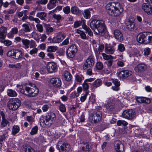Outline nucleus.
I'll return each instance as SVG.
<instances>
[{
	"instance_id": "dca6fc26",
	"label": "nucleus",
	"mask_w": 152,
	"mask_h": 152,
	"mask_svg": "<svg viewBox=\"0 0 152 152\" xmlns=\"http://www.w3.org/2000/svg\"><path fill=\"white\" fill-rule=\"evenodd\" d=\"M114 37L120 42H121L123 40L124 38L121 32L118 29H116L113 32Z\"/></svg>"
},
{
	"instance_id": "864d4df0",
	"label": "nucleus",
	"mask_w": 152,
	"mask_h": 152,
	"mask_svg": "<svg viewBox=\"0 0 152 152\" xmlns=\"http://www.w3.org/2000/svg\"><path fill=\"white\" fill-rule=\"evenodd\" d=\"M144 54L145 56H148L151 52V49L148 47L145 48L144 50Z\"/></svg>"
},
{
	"instance_id": "e433bc0d",
	"label": "nucleus",
	"mask_w": 152,
	"mask_h": 152,
	"mask_svg": "<svg viewBox=\"0 0 152 152\" xmlns=\"http://www.w3.org/2000/svg\"><path fill=\"white\" fill-rule=\"evenodd\" d=\"M96 68L99 70H101L103 68V65L102 62L100 61L97 62L95 65Z\"/></svg>"
},
{
	"instance_id": "4c0bfd02",
	"label": "nucleus",
	"mask_w": 152,
	"mask_h": 152,
	"mask_svg": "<svg viewBox=\"0 0 152 152\" xmlns=\"http://www.w3.org/2000/svg\"><path fill=\"white\" fill-rule=\"evenodd\" d=\"M71 12L73 14H77L79 13V10L75 6L72 7L71 8Z\"/></svg>"
},
{
	"instance_id": "39448f33",
	"label": "nucleus",
	"mask_w": 152,
	"mask_h": 152,
	"mask_svg": "<svg viewBox=\"0 0 152 152\" xmlns=\"http://www.w3.org/2000/svg\"><path fill=\"white\" fill-rule=\"evenodd\" d=\"M20 105L21 102L17 98L10 99L7 103V107L8 108L12 110H17Z\"/></svg>"
},
{
	"instance_id": "2f4dec72",
	"label": "nucleus",
	"mask_w": 152,
	"mask_h": 152,
	"mask_svg": "<svg viewBox=\"0 0 152 152\" xmlns=\"http://www.w3.org/2000/svg\"><path fill=\"white\" fill-rule=\"evenodd\" d=\"M7 95L10 97H15L17 96L16 91L11 89H9L7 91Z\"/></svg>"
},
{
	"instance_id": "f03ea898",
	"label": "nucleus",
	"mask_w": 152,
	"mask_h": 152,
	"mask_svg": "<svg viewBox=\"0 0 152 152\" xmlns=\"http://www.w3.org/2000/svg\"><path fill=\"white\" fill-rule=\"evenodd\" d=\"M90 26L96 34L103 35L106 31V27L104 22L101 20H93L90 23Z\"/></svg>"
},
{
	"instance_id": "473e14b6",
	"label": "nucleus",
	"mask_w": 152,
	"mask_h": 152,
	"mask_svg": "<svg viewBox=\"0 0 152 152\" xmlns=\"http://www.w3.org/2000/svg\"><path fill=\"white\" fill-rule=\"evenodd\" d=\"M20 130V127L17 125L13 126L12 128V135H14L18 133Z\"/></svg>"
},
{
	"instance_id": "a19ab883",
	"label": "nucleus",
	"mask_w": 152,
	"mask_h": 152,
	"mask_svg": "<svg viewBox=\"0 0 152 152\" xmlns=\"http://www.w3.org/2000/svg\"><path fill=\"white\" fill-rule=\"evenodd\" d=\"M52 17L54 19L56 20L58 22H59L60 20L62 18V17L61 15H57L56 14H54L53 15Z\"/></svg>"
},
{
	"instance_id": "f8f14e48",
	"label": "nucleus",
	"mask_w": 152,
	"mask_h": 152,
	"mask_svg": "<svg viewBox=\"0 0 152 152\" xmlns=\"http://www.w3.org/2000/svg\"><path fill=\"white\" fill-rule=\"evenodd\" d=\"M142 9L147 14L151 15L152 14L151 5L146 3H143L142 5Z\"/></svg>"
},
{
	"instance_id": "774afa93",
	"label": "nucleus",
	"mask_w": 152,
	"mask_h": 152,
	"mask_svg": "<svg viewBox=\"0 0 152 152\" xmlns=\"http://www.w3.org/2000/svg\"><path fill=\"white\" fill-rule=\"evenodd\" d=\"M104 48V45H100L98 48V50L99 53L102 52Z\"/></svg>"
},
{
	"instance_id": "7ed1b4c3",
	"label": "nucleus",
	"mask_w": 152,
	"mask_h": 152,
	"mask_svg": "<svg viewBox=\"0 0 152 152\" xmlns=\"http://www.w3.org/2000/svg\"><path fill=\"white\" fill-rule=\"evenodd\" d=\"M20 92L28 97H34L38 94L39 90L34 84H29L23 86Z\"/></svg>"
},
{
	"instance_id": "72a5a7b5",
	"label": "nucleus",
	"mask_w": 152,
	"mask_h": 152,
	"mask_svg": "<svg viewBox=\"0 0 152 152\" xmlns=\"http://www.w3.org/2000/svg\"><path fill=\"white\" fill-rule=\"evenodd\" d=\"M22 42L24 46V48L25 49H27L29 48V45L30 44V41L27 39H23L22 40Z\"/></svg>"
},
{
	"instance_id": "9b49d317",
	"label": "nucleus",
	"mask_w": 152,
	"mask_h": 152,
	"mask_svg": "<svg viewBox=\"0 0 152 152\" xmlns=\"http://www.w3.org/2000/svg\"><path fill=\"white\" fill-rule=\"evenodd\" d=\"M148 32H145L139 34L137 37V41L140 43L147 44Z\"/></svg>"
},
{
	"instance_id": "423d86ee",
	"label": "nucleus",
	"mask_w": 152,
	"mask_h": 152,
	"mask_svg": "<svg viewBox=\"0 0 152 152\" xmlns=\"http://www.w3.org/2000/svg\"><path fill=\"white\" fill-rule=\"evenodd\" d=\"M56 148L60 152H67L70 149V146L64 140L59 141L57 144Z\"/></svg>"
},
{
	"instance_id": "13d9d810",
	"label": "nucleus",
	"mask_w": 152,
	"mask_h": 152,
	"mask_svg": "<svg viewBox=\"0 0 152 152\" xmlns=\"http://www.w3.org/2000/svg\"><path fill=\"white\" fill-rule=\"evenodd\" d=\"M108 125L107 124L103 123L101 124L100 130L102 131L108 127Z\"/></svg>"
},
{
	"instance_id": "bb28decb",
	"label": "nucleus",
	"mask_w": 152,
	"mask_h": 152,
	"mask_svg": "<svg viewBox=\"0 0 152 152\" xmlns=\"http://www.w3.org/2000/svg\"><path fill=\"white\" fill-rule=\"evenodd\" d=\"M105 52L107 54H113L115 52V49L113 46L106 47L105 49Z\"/></svg>"
},
{
	"instance_id": "aec40b11",
	"label": "nucleus",
	"mask_w": 152,
	"mask_h": 152,
	"mask_svg": "<svg viewBox=\"0 0 152 152\" xmlns=\"http://www.w3.org/2000/svg\"><path fill=\"white\" fill-rule=\"evenodd\" d=\"M136 101L139 103H145L147 104H149L151 102V100L149 99L142 97H137Z\"/></svg>"
},
{
	"instance_id": "a878e982",
	"label": "nucleus",
	"mask_w": 152,
	"mask_h": 152,
	"mask_svg": "<svg viewBox=\"0 0 152 152\" xmlns=\"http://www.w3.org/2000/svg\"><path fill=\"white\" fill-rule=\"evenodd\" d=\"M23 56L22 52L18 50H15L14 58L17 59H20Z\"/></svg>"
},
{
	"instance_id": "603ef678",
	"label": "nucleus",
	"mask_w": 152,
	"mask_h": 152,
	"mask_svg": "<svg viewBox=\"0 0 152 152\" xmlns=\"http://www.w3.org/2000/svg\"><path fill=\"white\" fill-rule=\"evenodd\" d=\"M88 91H86L85 94L83 96H81L80 99L81 102H84L87 96L88 95Z\"/></svg>"
},
{
	"instance_id": "5701e85b",
	"label": "nucleus",
	"mask_w": 152,
	"mask_h": 152,
	"mask_svg": "<svg viewBox=\"0 0 152 152\" xmlns=\"http://www.w3.org/2000/svg\"><path fill=\"white\" fill-rule=\"evenodd\" d=\"M23 150L25 152H34V149L30 145L24 144L22 146Z\"/></svg>"
},
{
	"instance_id": "79ce46f5",
	"label": "nucleus",
	"mask_w": 152,
	"mask_h": 152,
	"mask_svg": "<svg viewBox=\"0 0 152 152\" xmlns=\"http://www.w3.org/2000/svg\"><path fill=\"white\" fill-rule=\"evenodd\" d=\"M36 27L37 28V31L40 32H42L43 31V26L41 24H37L36 25Z\"/></svg>"
},
{
	"instance_id": "e2e57ef3",
	"label": "nucleus",
	"mask_w": 152,
	"mask_h": 152,
	"mask_svg": "<svg viewBox=\"0 0 152 152\" xmlns=\"http://www.w3.org/2000/svg\"><path fill=\"white\" fill-rule=\"evenodd\" d=\"M85 81L83 84V89L84 90H87L89 88V86L88 83H86Z\"/></svg>"
},
{
	"instance_id": "1a4fd4ad",
	"label": "nucleus",
	"mask_w": 152,
	"mask_h": 152,
	"mask_svg": "<svg viewBox=\"0 0 152 152\" xmlns=\"http://www.w3.org/2000/svg\"><path fill=\"white\" fill-rule=\"evenodd\" d=\"M102 118V112L100 110L95 111L91 115L89 118L90 120L91 119L94 123H96L101 120Z\"/></svg>"
},
{
	"instance_id": "a211bd4d",
	"label": "nucleus",
	"mask_w": 152,
	"mask_h": 152,
	"mask_svg": "<svg viewBox=\"0 0 152 152\" xmlns=\"http://www.w3.org/2000/svg\"><path fill=\"white\" fill-rule=\"evenodd\" d=\"M115 147L116 152H123L124 150V145L120 141H115Z\"/></svg>"
},
{
	"instance_id": "b1692460",
	"label": "nucleus",
	"mask_w": 152,
	"mask_h": 152,
	"mask_svg": "<svg viewBox=\"0 0 152 152\" xmlns=\"http://www.w3.org/2000/svg\"><path fill=\"white\" fill-rule=\"evenodd\" d=\"M102 81L100 79H98L95 80L91 84V88H95L100 86L102 84Z\"/></svg>"
},
{
	"instance_id": "ea45409f",
	"label": "nucleus",
	"mask_w": 152,
	"mask_h": 152,
	"mask_svg": "<svg viewBox=\"0 0 152 152\" xmlns=\"http://www.w3.org/2000/svg\"><path fill=\"white\" fill-rule=\"evenodd\" d=\"M90 12L89 9H86L84 10V17L86 19L89 18L90 17Z\"/></svg>"
},
{
	"instance_id": "37998d69",
	"label": "nucleus",
	"mask_w": 152,
	"mask_h": 152,
	"mask_svg": "<svg viewBox=\"0 0 152 152\" xmlns=\"http://www.w3.org/2000/svg\"><path fill=\"white\" fill-rule=\"evenodd\" d=\"M77 32L80 35L82 39H86V35L85 33L83 31L81 30H78L77 31Z\"/></svg>"
},
{
	"instance_id": "6ab92c4d",
	"label": "nucleus",
	"mask_w": 152,
	"mask_h": 152,
	"mask_svg": "<svg viewBox=\"0 0 152 152\" xmlns=\"http://www.w3.org/2000/svg\"><path fill=\"white\" fill-rule=\"evenodd\" d=\"M146 68V65L144 64L141 63L138 64L134 68L137 72H141L144 71Z\"/></svg>"
},
{
	"instance_id": "58836bf2",
	"label": "nucleus",
	"mask_w": 152,
	"mask_h": 152,
	"mask_svg": "<svg viewBox=\"0 0 152 152\" xmlns=\"http://www.w3.org/2000/svg\"><path fill=\"white\" fill-rule=\"evenodd\" d=\"M71 11V8L69 6H66L64 7L63 9V11L65 14H68Z\"/></svg>"
},
{
	"instance_id": "9d476101",
	"label": "nucleus",
	"mask_w": 152,
	"mask_h": 152,
	"mask_svg": "<svg viewBox=\"0 0 152 152\" xmlns=\"http://www.w3.org/2000/svg\"><path fill=\"white\" fill-rule=\"evenodd\" d=\"M77 51V48L75 45H71L66 51V54L67 56L70 58H72L75 55Z\"/></svg>"
},
{
	"instance_id": "8fccbe9b",
	"label": "nucleus",
	"mask_w": 152,
	"mask_h": 152,
	"mask_svg": "<svg viewBox=\"0 0 152 152\" xmlns=\"http://www.w3.org/2000/svg\"><path fill=\"white\" fill-rule=\"evenodd\" d=\"M118 49L119 51L123 52L125 50V48L123 44H120L118 45Z\"/></svg>"
},
{
	"instance_id": "6e6d98bb",
	"label": "nucleus",
	"mask_w": 152,
	"mask_h": 152,
	"mask_svg": "<svg viewBox=\"0 0 152 152\" xmlns=\"http://www.w3.org/2000/svg\"><path fill=\"white\" fill-rule=\"evenodd\" d=\"M0 32L2 33L5 34L7 33V28L4 26H1L0 28Z\"/></svg>"
},
{
	"instance_id": "3c124183",
	"label": "nucleus",
	"mask_w": 152,
	"mask_h": 152,
	"mask_svg": "<svg viewBox=\"0 0 152 152\" xmlns=\"http://www.w3.org/2000/svg\"><path fill=\"white\" fill-rule=\"evenodd\" d=\"M152 43V34L148 32L147 44Z\"/></svg>"
},
{
	"instance_id": "5fc2aeb1",
	"label": "nucleus",
	"mask_w": 152,
	"mask_h": 152,
	"mask_svg": "<svg viewBox=\"0 0 152 152\" xmlns=\"http://www.w3.org/2000/svg\"><path fill=\"white\" fill-rule=\"evenodd\" d=\"M59 110L62 113L65 112L66 108L65 106L63 104H61L59 106Z\"/></svg>"
},
{
	"instance_id": "c9c22d12",
	"label": "nucleus",
	"mask_w": 152,
	"mask_h": 152,
	"mask_svg": "<svg viewBox=\"0 0 152 152\" xmlns=\"http://www.w3.org/2000/svg\"><path fill=\"white\" fill-rule=\"evenodd\" d=\"M102 56L104 59L106 60H108L110 59H113V57L110 55H107L104 53H102Z\"/></svg>"
},
{
	"instance_id": "de8ad7c7",
	"label": "nucleus",
	"mask_w": 152,
	"mask_h": 152,
	"mask_svg": "<svg viewBox=\"0 0 152 152\" xmlns=\"http://www.w3.org/2000/svg\"><path fill=\"white\" fill-rule=\"evenodd\" d=\"M38 131V127L37 126H35L33 127L30 132V134L31 135H34L36 134Z\"/></svg>"
},
{
	"instance_id": "ddd939ff",
	"label": "nucleus",
	"mask_w": 152,
	"mask_h": 152,
	"mask_svg": "<svg viewBox=\"0 0 152 152\" xmlns=\"http://www.w3.org/2000/svg\"><path fill=\"white\" fill-rule=\"evenodd\" d=\"M132 74V72L131 71L124 70L119 72L118 73V76L120 78L125 79L131 76Z\"/></svg>"
},
{
	"instance_id": "c85d7f7f",
	"label": "nucleus",
	"mask_w": 152,
	"mask_h": 152,
	"mask_svg": "<svg viewBox=\"0 0 152 152\" xmlns=\"http://www.w3.org/2000/svg\"><path fill=\"white\" fill-rule=\"evenodd\" d=\"M58 49V48L56 46H50L48 47L47 48V51L48 52H54Z\"/></svg>"
},
{
	"instance_id": "412c9836",
	"label": "nucleus",
	"mask_w": 152,
	"mask_h": 152,
	"mask_svg": "<svg viewBox=\"0 0 152 152\" xmlns=\"http://www.w3.org/2000/svg\"><path fill=\"white\" fill-rule=\"evenodd\" d=\"M0 113L2 118V120L1 123V126L2 127H4L7 125L8 122L5 119V114L4 112L3 111H1Z\"/></svg>"
},
{
	"instance_id": "052dcab7",
	"label": "nucleus",
	"mask_w": 152,
	"mask_h": 152,
	"mask_svg": "<svg viewBox=\"0 0 152 152\" xmlns=\"http://www.w3.org/2000/svg\"><path fill=\"white\" fill-rule=\"evenodd\" d=\"M113 61V60L110 59L109 60L105 61V63L106 64L108 67H110L112 65Z\"/></svg>"
},
{
	"instance_id": "393cba45",
	"label": "nucleus",
	"mask_w": 152,
	"mask_h": 152,
	"mask_svg": "<svg viewBox=\"0 0 152 152\" xmlns=\"http://www.w3.org/2000/svg\"><path fill=\"white\" fill-rule=\"evenodd\" d=\"M47 14L44 12H38L36 15V17L42 20H45Z\"/></svg>"
},
{
	"instance_id": "6e6552de",
	"label": "nucleus",
	"mask_w": 152,
	"mask_h": 152,
	"mask_svg": "<svg viewBox=\"0 0 152 152\" xmlns=\"http://www.w3.org/2000/svg\"><path fill=\"white\" fill-rule=\"evenodd\" d=\"M122 115L124 118L132 120L135 117L136 113L132 109L126 110L123 112Z\"/></svg>"
},
{
	"instance_id": "c03bdc74",
	"label": "nucleus",
	"mask_w": 152,
	"mask_h": 152,
	"mask_svg": "<svg viewBox=\"0 0 152 152\" xmlns=\"http://www.w3.org/2000/svg\"><path fill=\"white\" fill-rule=\"evenodd\" d=\"M15 50H12L8 51L7 53V56L9 57L14 58Z\"/></svg>"
},
{
	"instance_id": "4d7b16f0",
	"label": "nucleus",
	"mask_w": 152,
	"mask_h": 152,
	"mask_svg": "<svg viewBox=\"0 0 152 152\" xmlns=\"http://www.w3.org/2000/svg\"><path fill=\"white\" fill-rule=\"evenodd\" d=\"M81 24V22L80 21H77L75 22L74 24L73 27L75 28H76L80 26Z\"/></svg>"
},
{
	"instance_id": "49530a36",
	"label": "nucleus",
	"mask_w": 152,
	"mask_h": 152,
	"mask_svg": "<svg viewBox=\"0 0 152 152\" xmlns=\"http://www.w3.org/2000/svg\"><path fill=\"white\" fill-rule=\"evenodd\" d=\"M18 29L17 27H14L12 28L10 32L11 33V36L12 37L13 36V35L14 34H16L18 33Z\"/></svg>"
},
{
	"instance_id": "09e8293b",
	"label": "nucleus",
	"mask_w": 152,
	"mask_h": 152,
	"mask_svg": "<svg viewBox=\"0 0 152 152\" xmlns=\"http://www.w3.org/2000/svg\"><path fill=\"white\" fill-rule=\"evenodd\" d=\"M46 31L49 32H51L53 31V28L49 25L46 24L45 26Z\"/></svg>"
},
{
	"instance_id": "338daca9",
	"label": "nucleus",
	"mask_w": 152,
	"mask_h": 152,
	"mask_svg": "<svg viewBox=\"0 0 152 152\" xmlns=\"http://www.w3.org/2000/svg\"><path fill=\"white\" fill-rule=\"evenodd\" d=\"M49 108V106L47 104L43 105L42 107V110L44 112L47 111Z\"/></svg>"
},
{
	"instance_id": "bf43d9fd",
	"label": "nucleus",
	"mask_w": 152,
	"mask_h": 152,
	"mask_svg": "<svg viewBox=\"0 0 152 152\" xmlns=\"http://www.w3.org/2000/svg\"><path fill=\"white\" fill-rule=\"evenodd\" d=\"M85 116L83 114H82L80 117L79 120H78L77 121L80 123V122L82 123L85 121Z\"/></svg>"
},
{
	"instance_id": "680f3d73",
	"label": "nucleus",
	"mask_w": 152,
	"mask_h": 152,
	"mask_svg": "<svg viewBox=\"0 0 152 152\" xmlns=\"http://www.w3.org/2000/svg\"><path fill=\"white\" fill-rule=\"evenodd\" d=\"M30 43L29 45H30V48L36 47V45L34 40H31L30 41Z\"/></svg>"
},
{
	"instance_id": "20e7f679",
	"label": "nucleus",
	"mask_w": 152,
	"mask_h": 152,
	"mask_svg": "<svg viewBox=\"0 0 152 152\" xmlns=\"http://www.w3.org/2000/svg\"><path fill=\"white\" fill-rule=\"evenodd\" d=\"M55 114L52 112L48 113L45 117H41L39 122L41 125H46L50 126L56 119Z\"/></svg>"
},
{
	"instance_id": "f257e3e1",
	"label": "nucleus",
	"mask_w": 152,
	"mask_h": 152,
	"mask_svg": "<svg viewBox=\"0 0 152 152\" xmlns=\"http://www.w3.org/2000/svg\"><path fill=\"white\" fill-rule=\"evenodd\" d=\"M105 8L109 15L114 16L119 15L123 11L122 6L118 2L109 3L106 5Z\"/></svg>"
},
{
	"instance_id": "7c9ffc66",
	"label": "nucleus",
	"mask_w": 152,
	"mask_h": 152,
	"mask_svg": "<svg viewBox=\"0 0 152 152\" xmlns=\"http://www.w3.org/2000/svg\"><path fill=\"white\" fill-rule=\"evenodd\" d=\"M22 27L25 32H29L31 31V28L29 24L24 23L22 25Z\"/></svg>"
},
{
	"instance_id": "69168bd1",
	"label": "nucleus",
	"mask_w": 152,
	"mask_h": 152,
	"mask_svg": "<svg viewBox=\"0 0 152 152\" xmlns=\"http://www.w3.org/2000/svg\"><path fill=\"white\" fill-rule=\"evenodd\" d=\"M55 6H55V5L52 4L51 3L49 2L47 4V7L48 9L50 10L54 8Z\"/></svg>"
},
{
	"instance_id": "0eeeda50",
	"label": "nucleus",
	"mask_w": 152,
	"mask_h": 152,
	"mask_svg": "<svg viewBox=\"0 0 152 152\" xmlns=\"http://www.w3.org/2000/svg\"><path fill=\"white\" fill-rule=\"evenodd\" d=\"M95 59L94 56L92 55L89 56L86 59L83 66V69L87 70L88 68H91L94 64Z\"/></svg>"
},
{
	"instance_id": "4be33fe9",
	"label": "nucleus",
	"mask_w": 152,
	"mask_h": 152,
	"mask_svg": "<svg viewBox=\"0 0 152 152\" xmlns=\"http://www.w3.org/2000/svg\"><path fill=\"white\" fill-rule=\"evenodd\" d=\"M127 28L130 31L133 30L134 29L135 23L134 22V20H129L126 23Z\"/></svg>"
},
{
	"instance_id": "2eb2a0df",
	"label": "nucleus",
	"mask_w": 152,
	"mask_h": 152,
	"mask_svg": "<svg viewBox=\"0 0 152 152\" xmlns=\"http://www.w3.org/2000/svg\"><path fill=\"white\" fill-rule=\"evenodd\" d=\"M57 69L56 64L53 62H49L47 66V69L49 73H53L56 71Z\"/></svg>"
},
{
	"instance_id": "f3484780",
	"label": "nucleus",
	"mask_w": 152,
	"mask_h": 152,
	"mask_svg": "<svg viewBox=\"0 0 152 152\" xmlns=\"http://www.w3.org/2000/svg\"><path fill=\"white\" fill-rule=\"evenodd\" d=\"M50 83L55 88H59L61 85V81L58 78H53L50 80Z\"/></svg>"
},
{
	"instance_id": "0e129e2a",
	"label": "nucleus",
	"mask_w": 152,
	"mask_h": 152,
	"mask_svg": "<svg viewBox=\"0 0 152 152\" xmlns=\"http://www.w3.org/2000/svg\"><path fill=\"white\" fill-rule=\"evenodd\" d=\"M48 2V0H40L38 1V3L39 4H40L42 5H45Z\"/></svg>"
},
{
	"instance_id": "f704fd0d",
	"label": "nucleus",
	"mask_w": 152,
	"mask_h": 152,
	"mask_svg": "<svg viewBox=\"0 0 152 152\" xmlns=\"http://www.w3.org/2000/svg\"><path fill=\"white\" fill-rule=\"evenodd\" d=\"M106 108L109 111H112L115 108L114 103L109 102L106 106Z\"/></svg>"
},
{
	"instance_id": "4468645a",
	"label": "nucleus",
	"mask_w": 152,
	"mask_h": 152,
	"mask_svg": "<svg viewBox=\"0 0 152 152\" xmlns=\"http://www.w3.org/2000/svg\"><path fill=\"white\" fill-rule=\"evenodd\" d=\"M66 36L65 34L62 32L56 33V37H54L52 39V42L59 43L61 42Z\"/></svg>"
},
{
	"instance_id": "c756f323",
	"label": "nucleus",
	"mask_w": 152,
	"mask_h": 152,
	"mask_svg": "<svg viewBox=\"0 0 152 152\" xmlns=\"http://www.w3.org/2000/svg\"><path fill=\"white\" fill-rule=\"evenodd\" d=\"M81 144L84 145H86L85 146L82 147L81 149L83 151H85L86 152H89L90 151L89 144L87 142H83L81 143Z\"/></svg>"
},
{
	"instance_id": "cd10ccee",
	"label": "nucleus",
	"mask_w": 152,
	"mask_h": 152,
	"mask_svg": "<svg viewBox=\"0 0 152 152\" xmlns=\"http://www.w3.org/2000/svg\"><path fill=\"white\" fill-rule=\"evenodd\" d=\"M64 77L65 80L67 81H69L72 78V75L70 72L67 71L64 72Z\"/></svg>"
},
{
	"instance_id": "a18cd8bd",
	"label": "nucleus",
	"mask_w": 152,
	"mask_h": 152,
	"mask_svg": "<svg viewBox=\"0 0 152 152\" xmlns=\"http://www.w3.org/2000/svg\"><path fill=\"white\" fill-rule=\"evenodd\" d=\"M83 79V77L82 75H75V80L77 82H80Z\"/></svg>"
}]
</instances>
